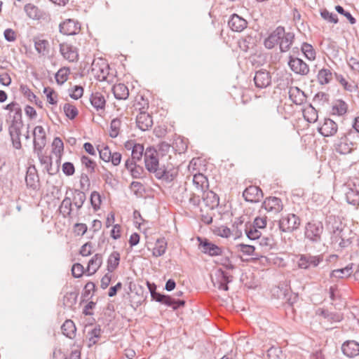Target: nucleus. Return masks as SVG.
Instances as JSON below:
<instances>
[{"instance_id": "nucleus-36", "label": "nucleus", "mask_w": 359, "mask_h": 359, "mask_svg": "<svg viewBox=\"0 0 359 359\" xmlns=\"http://www.w3.org/2000/svg\"><path fill=\"white\" fill-rule=\"evenodd\" d=\"M120 262V254L114 251L109 256L107 259V270L109 272L114 271L118 266Z\"/></svg>"}, {"instance_id": "nucleus-63", "label": "nucleus", "mask_w": 359, "mask_h": 359, "mask_svg": "<svg viewBox=\"0 0 359 359\" xmlns=\"http://www.w3.org/2000/svg\"><path fill=\"white\" fill-rule=\"evenodd\" d=\"M62 171L67 176L72 175L75 172L74 166L72 163L66 162L62 165Z\"/></svg>"}, {"instance_id": "nucleus-57", "label": "nucleus", "mask_w": 359, "mask_h": 359, "mask_svg": "<svg viewBox=\"0 0 359 359\" xmlns=\"http://www.w3.org/2000/svg\"><path fill=\"white\" fill-rule=\"evenodd\" d=\"M335 10L339 14L344 15L351 25L355 24L356 20L352 16V15L349 12L346 11L342 6H337L335 7Z\"/></svg>"}, {"instance_id": "nucleus-31", "label": "nucleus", "mask_w": 359, "mask_h": 359, "mask_svg": "<svg viewBox=\"0 0 359 359\" xmlns=\"http://www.w3.org/2000/svg\"><path fill=\"white\" fill-rule=\"evenodd\" d=\"M112 91L114 97L118 100H126L129 96L128 87L123 83H118L113 86Z\"/></svg>"}, {"instance_id": "nucleus-43", "label": "nucleus", "mask_w": 359, "mask_h": 359, "mask_svg": "<svg viewBox=\"0 0 359 359\" xmlns=\"http://www.w3.org/2000/svg\"><path fill=\"white\" fill-rule=\"evenodd\" d=\"M166 250V243L163 240H157L155 247L153 249V255L155 257L162 256Z\"/></svg>"}, {"instance_id": "nucleus-56", "label": "nucleus", "mask_w": 359, "mask_h": 359, "mask_svg": "<svg viewBox=\"0 0 359 359\" xmlns=\"http://www.w3.org/2000/svg\"><path fill=\"white\" fill-rule=\"evenodd\" d=\"M42 151H34L36 153L40 163L43 167V169L48 167V165L51 164V158L48 156H45L42 154Z\"/></svg>"}, {"instance_id": "nucleus-46", "label": "nucleus", "mask_w": 359, "mask_h": 359, "mask_svg": "<svg viewBox=\"0 0 359 359\" xmlns=\"http://www.w3.org/2000/svg\"><path fill=\"white\" fill-rule=\"evenodd\" d=\"M245 233L248 238L250 240H258L261 236V232L257 227L250 224L249 226H246Z\"/></svg>"}, {"instance_id": "nucleus-2", "label": "nucleus", "mask_w": 359, "mask_h": 359, "mask_svg": "<svg viewBox=\"0 0 359 359\" xmlns=\"http://www.w3.org/2000/svg\"><path fill=\"white\" fill-rule=\"evenodd\" d=\"M294 35L292 32H285L283 27L279 26L264 40V46L268 49L279 44L281 52L287 51L294 41Z\"/></svg>"}, {"instance_id": "nucleus-28", "label": "nucleus", "mask_w": 359, "mask_h": 359, "mask_svg": "<svg viewBox=\"0 0 359 359\" xmlns=\"http://www.w3.org/2000/svg\"><path fill=\"white\" fill-rule=\"evenodd\" d=\"M102 264V256L101 254H95L88 262L86 271L88 276L94 274Z\"/></svg>"}, {"instance_id": "nucleus-40", "label": "nucleus", "mask_w": 359, "mask_h": 359, "mask_svg": "<svg viewBox=\"0 0 359 359\" xmlns=\"http://www.w3.org/2000/svg\"><path fill=\"white\" fill-rule=\"evenodd\" d=\"M346 199L348 203L353 205L359 204V191L349 189L346 193Z\"/></svg>"}, {"instance_id": "nucleus-61", "label": "nucleus", "mask_w": 359, "mask_h": 359, "mask_svg": "<svg viewBox=\"0 0 359 359\" xmlns=\"http://www.w3.org/2000/svg\"><path fill=\"white\" fill-rule=\"evenodd\" d=\"M20 91L30 101L36 98V95L26 85H20Z\"/></svg>"}, {"instance_id": "nucleus-1", "label": "nucleus", "mask_w": 359, "mask_h": 359, "mask_svg": "<svg viewBox=\"0 0 359 359\" xmlns=\"http://www.w3.org/2000/svg\"><path fill=\"white\" fill-rule=\"evenodd\" d=\"M146 169L159 180H170V165L164 163L163 158L159 156V152L152 148L147 149L144 152Z\"/></svg>"}, {"instance_id": "nucleus-12", "label": "nucleus", "mask_w": 359, "mask_h": 359, "mask_svg": "<svg viewBox=\"0 0 359 359\" xmlns=\"http://www.w3.org/2000/svg\"><path fill=\"white\" fill-rule=\"evenodd\" d=\"M323 261V257L302 255L299 257L297 264L301 269H308L311 267H316Z\"/></svg>"}, {"instance_id": "nucleus-22", "label": "nucleus", "mask_w": 359, "mask_h": 359, "mask_svg": "<svg viewBox=\"0 0 359 359\" xmlns=\"http://www.w3.org/2000/svg\"><path fill=\"white\" fill-rule=\"evenodd\" d=\"M193 184L196 191L198 193L204 192L208 189L209 183L207 177L201 173L195 174L193 176Z\"/></svg>"}, {"instance_id": "nucleus-45", "label": "nucleus", "mask_w": 359, "mask_h": 359, "mask_svg": "<svg viewBox=\"0 0 359 359\" xmlns=\"http://www.w3.org/2000/svg\"><path fill=\"white\" fill-rule=\"evenodd\" d=\"M144 154V147L141 144H138L133 151L131 152V158L130 160H133V163H136L142 159V157Z\"/></svg>"}, {"instance_id": "nucleus-14", "label": "nucleus", "mask_w": 359, "mask_h": 359, "mask_svg": "<svg viewBox=\"0 0 359 359\" xmlns=\"http://www.w3.org/2000/svg\"><path fill=\"white\" fill-rule=\"evenodd\" d=\"M243 196L246 201L257 203L263 198V192L262 189L257 186H250L244 190Z\"/></svg>"}, {"instance_id": "nucleus-4", "label": "nucleus", "mask_w": 359, "mask_h": 359, "mask_svg": "<svg viewBox=\"0 0 359 359\" xmlns=\"http://www.w3.org/2000/svg\"><path fill=\"white\" fill-rule=\"evenodd\" d=\"M299 218L294 214H287L279 220V229L283 232H292L299 228Z\"/></svg>"}, {"instance_id": "nucleus-58", "label": "nucleus", "mask_w": 359, "mask_h": 359, "mask_svg": "<svg viewBox=\"0 0 359 359\" xmlns=\"http://www.w3.org/2000/svg\"><path fill=\"white\" fill-rule=\"evenodd\" d=\"M100 328H94L89 332V346L95 344L97 342V339L100 337Z\"/></svg>"}, {"instance_id": "nucleus-60", "label": "nucleus", "mask_w": 359, "mask_h": 359, "mask_svg": "<svg viewBox=\"0 0 359 359\" xmlns=\"http://www.w3.org/2000/svg\"><path fill=\"white\" fill-rule=\"evenodd\" d=\"M84 272V268L82 264L79 263L74 264L72 268V273L75 278H80Z\"/></svg>"}, {"instance_id": "nucleus-53", "label": "nucleus", "mask_w": 359, "mask_h": 359, "mask_svg": "<svg viewBox=\"0 0 359 359\" xmlns=\"http://www.w3.org/2000/svg\"><path fill=\"white\" fill-rule=\"evenodd\" d=\"M321 17L329 22L337 24L338 22V18L335 14L330 13L327 9H323L320 11Z\"/></svg>"}, {"instance_id": "nucleus-62", "label": "nucleus", "mask_w": 359, "mask_h": 359, "mask_svg": "<svg viewBox=\"0 0 359 359\" xmlns=\"http://www.w3.org/2000/svg\"><path fill=\"white\" fill-rule=\"evenodd\" d=\"M87 225L83 223H76L74 227L75 233H76L79 236L84 235L87 231Z\"/></svg>"}, {"instance_id": "nucleus-23", "label": "nucleus", "mask_w": 359, "mask_h": 359, "mask_svg": "<svg viewBox=\"0 0 359 359\" xmlns=\"http://www.w3.org/2000/svg\"><path fill=\"white\" fill-rule=\"evenodd\" d=\"M202 198L205 205L210 210H213L219 205V197L218 196L212 191L208 189L202 192Z\"/></svg>"}, {"instance_id": "nucleus-17", "label": "nucleus", "mask_w": 359, "mask_h": 359, "mask_svg": "<svg viewBox=\"0 0 359 359\" xmlns=\"http://www.w3.org/2000/svg\"><path fill=\"white\" fill-rule=\"evenodd\" d=\"M140 111L136 117L137 126L142 131H146L152 126L153 120L149 113L140 109Z\"/></svg>"}, {"instance_id": "nucleus-6", "label": "nucleus", "mask_w": 359, "mask_h": 359, "mask_svg": "<svg viewBox=\"0 0 359 359\" xmlns=\"http://www.w3.org/2000/svg\"><path fill=\"white\" fill-rule=\"evenodd\" d=\"M287 65L291 71L296 74L306 76L309 73V65L304 60L297 57L290 55Z\"/></svg>"}, {"instance_id": "nucleus-37", "label": "nucleus", "mask_w": 359, "mask_h": 359, "mask_svg": "<svg viewBox=\"0 0 359 359\" xmlns=\"http://www.w3.org/2000/svg\"><path fill=\"white\" fill-rule=\"evenodd\" d=\"M347 109V104L341 100H338L332 107V113L334 115L342 116L346 113Z\"/></svg>"}, {"instance_id": "nucleus-47", "label": "nucleus", "mask_w": 359, "mask_h": 359, "mask_svg": "<svg viewBox=\"0 0 359 359\" xmlns=\"http://www.w3.org/2000/svg\"><path fill=\"white\" fill-rule=\"evenodd\" d=\"M63 110L65 115L71 120L74 119L79 113L76 107L69 103L65 104Z\"/></svg>"}, {"instance_id": "nucleus-8", "label": "nucleus", "mask_w": 359, "mask_h": 359, "mask_svg": "<svg viewBox=\"0 0 359 359\" xmlns=\"http://www.w3.org/2000/svg\"><path fill=\"white\" fill-rule=\"evenodd\" d=\"M92 72L99 81H104L109 74V66L104 60L100 58L95 60L91 65Z\"/></svg>"}, {"instance_id": "nucleus-34", "label": "nucleus", "mask_w": 359, "mask_h": 359, "mask_svg": "<svg viewBox=\"0 0 359 359\" xmlns=\"http://www.w3.org/2000/svg\"><path fill=\"white\" fill-rule=\"evenodd\" d=\"M61 329L63 334L69 339H73L76 336V328L74 323L71 320H67Z\"/></svg>"}, {"instance_id": "nucleus-64", "label": "nucleus", "mask_w": 359, "mask_h": 359, "mask_svg": "<svg viewBox=\"0 0 359 359\" xmlns=\"http://www.w3.org/2000/svg\"><path fill=\"white\" fill-rule=\"evenodd\" d=\"M92 244L90 242H88L82 245L80 250V254L83 257H87L91 255L92 253Z\"/></svg>"}, {"instance_id": "nucleus-49", "label": "nucleus", "mask_w": 359, "mask_h": 359, "mask_svg": "<svg viewBox=\"0 0 359 359\" xmlns=\"http://www.w3.org/2000/svg\"><path fill=\"white\" fill-rule=\"evenodd\" d=\"M86 198V197L84 192L75 189L73 192V198L72 201L73 204L83 205Z\"/></svg>"}, {"instance_id": "nucleus-48", "label": "nucleus", "mask_w": 359, "mask_h": 359, "mask_svg": "<svg viewBox=\"0 0 359 359\" xmlns=\"http://www.w3.org/2000/svg\"><path fill=\"white\" fill-rule=\"evenodd\" d=\"M53 153L57 156H60L64 149V144L60 137H55L53 144Z\"/></svg>"}, {"instance_id": "nucleus-51", "label": "nucleus", "mask_w": 359, "mask_h": 359, "mask_svg": "<svg viewBox=\"0 0 359 359\" xmlns=\"http://www.w3.org/2000/svg\"><path fill=\"white\" fill-rule=\"evenodd\" d=\"M82 165H83L90 172H94L96 163L94 161L86 156H83L81 158Z\"/></svg>"}, {"instance_id": "nucleus-26", "label": "nucleus", "mask_w": 359, "mask_h": 359, "mask_svg": "<svg viewBox=\"0 0 359 359\" xmlns=\"http://www.w3.org/2000/svg\"><path fill=\"white\" fill-rule=\"evenodd\" d=\"M288 93L290 99L295 104L300 105L306 100L304 93L297 86L290 87Z\"/></svg>"}, {"instance_id": "nucleus-7", "label": "nucleus", "mask_w": 359, "mask_h": 359, "mask_svg": "<svg viewBox=\"0 0 359 359\" xmlns=\"http://www.w3.org/2000/svg\"><path fill=\"white\" fill-rule=\"evenodd\" d=\"M8 111L7 116L11 124H22V109L16 102H12L4 107Z\"/></svg>"}, {"instance_id": "nucleus-9", "label": "nucleus", "mask_w": 359, "mask_h": 359, "mask_svg": "<svg viewBox=\"0 0 359 359\" xmlns=\"http://www.w3.org/2000/svg\"><path fill=\"white\" fill-rule=\"evenodd\" d=\"M60 33L65 35H76L81 31L80 23L73 19H67L59 25Z\"/></svg>"}, {"instance_id": "nucleus-32", "label": "nucleus", "mask_w": 359, "mask_h": 359, "mask_svg": "<svg viewBox=\"0 0 359 359\" xmlns=\"http://www.w3.org/2000/svg\"><path fill=\"white\" fill-rule=\"evenodd\" d=\"M333 79V74L330 69L323 68L318 74L317 79L320 85H326L330 83Z\"/></svg>"}, {"instance_id": "nucleus-39", "label": "nucleus", "mask_w": 359, "mask_h": 359, "mask_svg": "<svg viewBox=\"0 0 359 359\" xmlns=\"http://www.w3.org/2000/svg\"><path fill=\"white\" fill-rule=\"evenodd\" d=\"M301 50L308 60L312 61L316 59V53L311 44L308 43H304L302 45Z\"/></svg>"}, {"instance_id": "nucleus-16", "label": "nucleus", "mask_w": 359, "mask_h": 359, "mask_svg": "<svg viewBox=\"0 0 359 359\" xmlns=\"http://www.w3.org/2000/svg\"><path fill=\"white\" fill-rule=\"evenodd\" d=\"M60 52L63 57L69 62H73L78 60L77 49L71 44L67 43H60Z\"/></svg>"}, {"instance_id": "nucleus-13", "label": "nucleus", "mask_w": 359, "mask_h": 359, "mask_svg": "<svg viewBox=\"0 0 359 359\" xmlns=\"http://www.w3.org/2000/svg\"><path fill=\"white\" fill-rule=\"evenodd\" d=\"M197 239L199 241V247L203 253L208 254L210 256H217L222 254V249L217 245L210 242L208 239H203L200 237H198Z\"/></svg>"}, {"instance_id": "nucleus-20", "label": "nucleus", "mask_w": 359, "mask_h": 359, "mask_svg": "<svg viewBox=\"0 0 359 359\" xmlns=\"http://www.w3.org/2000/svg\"><path fill=\"white\" fill-rule=\"evenodd\" d=\"M337 124L330 118H325L323 125L318 128L319 133L324 137L334 135L337 132Z\"/></svg>"}, {"instance_id": "nucleus-30", "label": "nucleus", "mask_w": 359, "mask_h": 359, "mask_svg": "<svg viewBox=\"0 0 359 359\" xmlns=\"http://www.w3.org/2000/svg\"><path fill=\"white\" fill-rule=\"evenodd\" d=\"M125 167L133 178L139 179L142 177L143 174L142 167L137 165L136 163H133V160L127 159L125 163Z\"/></svg>"}, {"instance_id": "nucleus-11", "label": "nucleus", "mask_w": 359, "mask_h": 359, "mask_svg": "<svg viewBox=\"0 0 359 359\" xmlns=\"http://www.w3.org/2000/svg\"><path fill=\"white\" fill-rule=\"evenodd\" d=\"M262 208L268 212L277 214L283 210V205L279 198L271 196L264 200Z\"/></svg>"}, {"instance_id": "nucleus-38", "label": "nucleus", "mask_w": 359, "mask_h": 359, "mask_svg": "<svg viewBox=\"0 0 359 359\" xmlns=\"http://www.w3.org/2000/svg\"><path fill=\"white\" fill-rule=\"evenodd\" d=\"M72 201L69 197H65L62 200L59 210L64 217H67L71 215L72 210Z\"/></svg>"}, {"instance_id": "nucleus-33", "label": "nucleus", "mask_w": 359, "mask_h": 359, "mask_svg": "<svg viewBox=\"0 0 359 359\" xmlns=\"http://www.w3.org/2000/svg\"><path fill=\"white\" fill-rule=\"evenodd\" d=\"M34 41L35 50L39 55H46L49 53L50 45L47 40L36 38Z\"/></svg>"}, {"instance_id": "nucleus-25", "label": "nucleus", "mask_w": 359, "mask_h": 359, "mask_svg": "<svg viewBox=\"0 0 359 359\" xmlns=\"http://www.w3.org/2000/svg\"><path fill=\"white\" fill-rule=\"evenodd\" d=\"M342 352L349 358H353L359 354V344L355 341H347L342 344Z\"/></svg>"}, {"instance_id": "nucleus-59", "label": "nucleus", "mask_w": 359, "mask_h": 359, "mask_svg": "<svg viewBox=\"0 0 359 359\" xmlns=\"http://www.w3.org/2000/svg\"><path fill=\"white\" fill-rule=\"evenodd\" d=\"M237 248L241 252L247 255H252L255 250L253 245L245 244H239Z\"/></svg>"}, {"instance_id": "nucleus-50", "label": "nucleus", "mask_w": 359, "mask_h": 359, "mask_svg": "<svg viewBox=\"0 0 359 359\" xmlns=\"http://www.w3.org/2000/svg\"><path fill=\"white\" fill-rule=\"evenodd\" d=\"M43 93L46 95L49 104H55L57 103V94L53 88L50 87L44 88Z\"/></svg>"}, {"instance_id": "nucleus-18", "label": "nucleus", "mask_w": 359, "mask_h": 359, "mask_svg": "<svg viewBox=\"0 0 359 359\" xmlns=\"http://www.w3.org/2000/svg\"><path fill=\"white\" fill-rule=\"evenodd\" d=\"M217 280H212L213 284L219 290L227 291L229 290L228 283L232 281V276H229L222 269H218L216 273Z\"/></svg>"}, {"instance_id": "nucleus-19", "label": "nucleus", "mask_w": 359, "mask_h": 359, "mask_svg": "<svg viewBox=\"0 0 359 359\" xmlns=\"http://www.w3.org/2000/svg\"><path fill=\"white\" fill-rule=\"evenodd\" d=\"M23 127L22 124H11L9 126V134L12 140L13 146L16 149H20L22 147L20 141L21 130Z\"/></svg>"}, {"instance_id": "nucleus-5", "label": "nucleus", "mask_w": 359, "mask_h": 359, "mask_svg": "<svg viewBox=\"0 0 359 359\" xmlns=\"http://www.w3.org/2000/svg\"><path fill=\"white\" fill-rule=\"evenodd\" d=\"M323 231V226L320 222H310L306 226L305 236L312 241L317 242L320 240Z\"/></svg>"}, {"instance_id": "nucleus-21", "label": "nucleus", "mask_w": 359, "mask_h": 359, "mask_svg": "<svg viewBox=\"0 0 359 359\" xmlns=\"http://www.w3.org/2000/svg\"><path fill=\"white\" fill-rule=\"evenodd\" d=\"M247 21L237 14H233L229 20L228 25L233 32H241L247 27Z\"/></svg>"}, {"instance_id": "nucleus-52", "label": "nucleus", "mask_w": 359, "mask_h": 359, "mask_svg": "<svg viewBox=\"0 0 359 359\" xmlns=\"http://www.w3.org/2000/svg\"><path fill=\"white\" fill-rule=\"evenodd\" d=\"M282 351L279 347L271 346L267 351L268 359H281Z\"/></svg>"}, {"instance_id": "nucleus-41", "label": "nucleus", "mask_w": 359, "mask_h": 359, "mask_svg": "<svg viewBox=\"0 0 359 359\" xmlns=\"http://www.w3.org/2000/svg\"><path fill=\"white\" fill-rule=\"evenodd\" d=\"M70 70L67 67L60 68L55 74V80L60 85L63 84L67 79Z\"/></svg>"}, {"instance_id": "nucleus-15", "label": "nucleus", "mask_w": 359, "mask_h": 359, "mask_svg": "<svg viewBox=\"0 0 359 359\" xmlns=\"http://www.w3.org/2000/svg\"><path fill=\"white\" fill-rule=\"evenodd\" d=\"M254 81L257 88H265L271 83V74L265 69L257 71L254 76Z\"/></svg>"}, {"instance_id": "nucleus-55", "label": "nucleus", "mask_w": 359, "mask_h": 359, "mask_svg": "<svg viewBox=\"0 0 359 359\" xmlns=\"http://www.w3.org/2000/svg\"><path fill=\"white\" fill-rule=\"evenodd\" d=\"M101 202L100 194L97 191H93L90 195V203L95 210L100 208Z\"/></svg>"}, {"instance_id": "nucleus-3", "label": "nucleus", "mask_w": 359, "mask_h": 359, "mask_svg": "<svg viewBox=\"0 0 359 359\" xmlns=\"http://www.w3.org/2000/svg\"><path fill=\"white\" fill-rule=\"evenodd\" d=\"M354 133L349 131L341 135L335 142L334 147L336 151L341 154H350L355 149V144L351 140L354 136Z\"/></svg>"}, {"instance_id": "nucleus-27", "label": "nucleus", "mask_w": 359, "mask_h": 359, "mask_svg": "<svg viewBox=\"0 0 359 359\" xmlns=\"http://www.w3.org/2000/svg\"><path fill=\"white\" fill-rule=\"evenodd\" d=\"M25 182L27 187L33 189H36L37 188L39 180L34 166L28 168L25 177Z\"/></svg>"}, {"instance_id": "nucleus-29", "label": "nucleus", "mask_w": 359, "mask_h": 359, "mask_svg": "<svg viewBox=\"0 0 359 359\" xmlns=\"http://www.w3.org/2000/svg\"><path fill=\"white\" fill-rule=\"evenodd\" d=\"M90 101L92 106L97 111L104 110L106 100L104 95L101 93L96 92L95 93H92L90 97Z\"/></svg>"}, {"instance_id": "nucleus-10", "label": "nucleus", "mask_w": 359, "mask_h": 359, "mask_svg": "<svg viewBox=\"0 0 359 359\" xmlns=\"http://www.w3.org/2000/svg\"><path fill=\"white\" fill-rule=\"evenodd\" d=\"M34 151L43 150L46 144V133L41 126H36L33 130Z\"/></svg>"}, {"instance_id": "nucleus-24", "label": "nucleus", "mask_w": 359, "mask_h": 359, "mask_svg": "<svg viewBox=\"0 0 359 359\" xmlns=\"http://www.w3.org/2000/svg\"><path fill=\"white\" fill-rule=\"evenodd\" d=\"M157 302L164 304L168 306H171L173 309H177L180 306H183L185 304L184 300H175L174 298L161 294H158L156 297Z\"/></svg>"}, {"instance_id": "nucleus-54", "label": "nucleus", "mask_w": 359, "mask_h": 359, "mask_svg": "<svg viewBox=\"0 0 359 359\" xmlns=\"http://www.w3.org/2000/svg\"><path fill=\"white\" fill-rule=\"evenodd\" d=\"M100 158L105 162H110V156L111 151L109 147L103 146L101 148H97Z\"/></svg>"}, {"instance_id": "nucleus-44", "label": "nucleus", "mask_w": 359, "mask_h": 359, "mask_svg": "<svg viewBox=\"0 0 359 359\" xmlns=\"http://www.w3.org/2000/svg\"><path fill=\"white\" fill-rule=\"evenodd\" d=\"M25 11L27 16L32 19H37L39 18V9L36 6L32 4H27L25 6Z\"/></svg>"}, {"instance_id": "nucleus-35", "label": "nucleus", "mask_w": 359, "mask_h": 359, "mask_svg": "<svg viewBox=\"0 0 359 359\" xmlns=\"http://www.w3.org/2000/svg\"><path fill=\"white\" fill-rule=\"evenodd\" d=\"M352 264L344 268L333 270L330 273L331 278H344L349 277L352 273Z\"/></svg>"}, {"instance_id": "nucleus-42", "label": "nucleus", "mask_w": 359, "mask_h": 359, "mask_svg": "<svg viewBox=\"0 0 359 359\" xmlns=\"http://www.w3.org/2000/svg\"><path fill=\"white\" fill-rule=\"evenodd\" d=\"M121 121L120 118H114L110 123L109 136L112 138L116 137L120 131Z\"/></svg>"}]
</instances>
